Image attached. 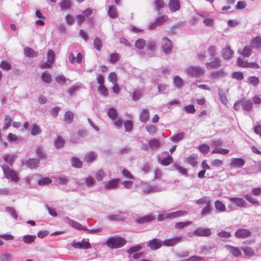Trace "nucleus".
<instances>
[{
    "mask_svg": "<svg viewBox=\"0 0 261 261\" xmlns=\"http://www.w3.org/2000/svg\"><path fill=\"white\" fill-rule=\"evenodd\" d=\"M251 47L256 48L259 49L261 48V38L256 36L252 39L251 40Z\"/></svg>",
    "mask_w": 261,
    "mask_h": 261,
    "instance_id": "obj_22",
    "label": "nucleus"
},
{
    "mask_svg": "<svg viewBox=\"0 0 261 261\" xmlns=\"http://www.w3.org/2000/svg\"><path fill=\"white\" fill-rule=\"evenodd\" d=\"M24 54L29 57H36L38 55L37 53L30 47H27L24 49Z\"/></svg>",
    "mask_w": 261,
    "mask_h": 261,
    "instance_id": "obj_44",
    "label": "nucleus"
},
{
    "mask_svg": "<svg viewBox=\"0 0 261 261\" xmlns=\"http://www.w3.org/2000/svg\"><path fill=\"white\" fill-rule=\"evenodd\" d=\"M233 55V51L231 49L230 46H227L223 48L222 50V55L224 59H229L232 58Z\"/></svg>",
    "mask_w": 261,
    "mask_h": 261,
    "instance_id": "obj_14",
    "label": "nucleus"
},
{
    "mask_svg": "<svg viewBox=\"0 0 261 261\" xmlns=\"http://www.w3.org/2000/svg\"><path fill=\"white\" fill-rule=\"evenodd\" d=\"M39 162L38 159H30L26 162V165L30 169H35L38 167Z\"/></svg>",
    "mask_w": 261,
    "mask_h": 261,
    "instance_id": "obj_18",
    "label": "nucleus"
},
{
    "mask_svg": "<svg viewBox=\"0 0 261 261\" xmlns=\"http://www.w3.org/2000/svg\"><path fill=\"white\" fill-rule=\"evenodd\" d=\"M182 241L181 237H176L172 239H167L163 241V245L165 246H174Z\"/></svg>",
    "mask_w": 261,
    "mask_h": 261,
    "instance_id": "obj_8",
    "label": "nucleus"
},
{
    "mask_svg": "<svg viewBox=\"0 0 261 261\" xmlns=\"http://www.w3.org/2000/svg\"><path fill=\"white\" fill-rule=\"evenodd\" d=\"M197 159V155L196 154H192L187 158V162L191 166L195 167L198 164Z\"/></svg>",
    "mask_w": 261,
    "mask_h": 261,
    "instance_id": "obj_24",
    "label": "nucleus"
},
{
    "mask_svg": "<svg viewBox=\"0 0 261 261\" xmlns=\"http://www.w3.org/2000/svg\"><path fill=\"white\" fill-rule=\"evenodd\" d=\"M126 243L125 239L120 237H110L106 244L111 249H115L122 247Z\"/></svg>",
    "mask_w": 261,
    "mask_h": 261,
    "instance_id": "obj_1",
    "label": "nucleus"
},
{
    "mask_svg": "<svg viewBox=\"0 0 261 261\" xmlns=\"http://www.w3.org/2000/svg\"><path fill=\"white\" fill-rule=\"evenodd\" d=\"M69 223L70 226H71L72 227L79 229V230H87V228L85 226H82V225L79 223V222L72 220H70L69 221Z\"/></svg>",
    "mask_w": 261,
    "mask_h": 261,
    "instance_id": "obj_25",
    "label": "nucleus"
},
{
    "mask_svg": "<svg viewBox=\"0 0 261 261\" xmlns=\"http://www.w3.org/2000/svg\"><path fill=\"white\" fill-rule=\"evenodd\" d=\"M232 77L237 80H242L244 78L243 73L241 71L234 72L232 74Z\"/></svg>",
    "mask_w": 261,
    "mask_h": 261,
    "instance_id": "obj_59",
    "label": "nucleus"
},
{
    "mask_svg": "<svg viewBox=\"0 0 261 261\" xmlns=\"http://www.w3.org/2000/svg\"><path fill=\"white\" fill-rule=\"evenodd\" d=\"M229 150L227 149L221 148H215L212 152L213 154H226L228 153Z\"/></svg>",
    "mask_w": 261,
    "mask_h": 261,
    "instance_id": "obj_46",
    "label": "nucleus"
},
{
    "mask_svg": "<svg viewBox=\"0 0 261 261\" xmlns=\"http://www.w3.org/2000/svg\"><path fill=\"white\" fill-rule=\"evenodd\" d=\"M148 145L150 148L152 149H155L159 147L160 145V142L156 139H152L149 141Z\"/></svg>",
    "mask_w": 261,
    "mask_h": 261,
    "instance_id": "obj_45",
    "label": "nucleus"
},
{
    "mask_svg": "<svg viewBox=\"0 0 261 261\" xmlns=\"http://www.w3.org/2000/svg\"><path fill=\"white\" fill-rule=\"evenodd\" d=\"M51 180L49 177H43L38 181V184L40 186H44L50 184Z\"/></svg>",
    "mask_w": 261,
    "mask_h": 261,
    "instance_id": "obj_56",
    "label": "nucleus"
},
{
    "mask_svg": "<svg viewBox=\"0 0 261 261\" xmlns=\"http://www.w3.org/2000/svg\"><path fill=\"white\" fill-rule=\"evenodd\" d=\"M105 176V172L102 170H99L95 174V178L97 180L100 181Z\"/></svg>",
    "mask_w": 261,
    "mask_h": 261,
    "instance_id": "obj_61",
    "label": "nucleus"
},
{
    "mask_svg": "<svg viewBox=\"0 0 261 261\" xmlns=\"http://www.w3.org/2000/svg\"><path fill=\"white\" fill-rule=\"evenodd\" d=\"M245 199L250 203L254 204H258L259 201L256 198H253L250 194H247L245 195Z\"/></svg>",
    "mask_w": 261,
    "mask_h": 261,
    "instance_id": "obj_52",
    "label": "nucleus"
},
{
    "mask_svg": "<svg viewBox=\"0 0 261 261\" xmlns=\"http://www.w3.org/2000/svg\"><path fill=\"white\" fill-rule=\"evenodd\" d=\"M146 44V41L143 39H138L135 42V46L138 49H142Z\"/></svg>",
    "mask_w": 261,
    "mask_h": 261,
    "instance_id": "obj_53",
    "label": "nucleus"
},
{
    "mask_svg": "<svg viewBox=\"0 0 261 261\" xmlns=\"http://www.w3.org/2000/svg\"><path fill=\"white\" fill-rule=\"evenodd\" d=\"M192 223V221H187L185 222H177L175 224V228L177 229H181L185 228L186 226H189V225Z\"/></svg>",
    "mask_w": 261,
    "mask_h": 261,
    "instance_id": "obj_43",
    "label": "nucleus"
},
{
    "mask_svg": "<svg viewBox=\"0 0 261 261\" xmlns=\"http://www.w3.org/2000/svg\"><path fill=\"white\" fill-rule=\"evenodd\" d=\"M47 61L53 64L54 63L55 59V52L52 49H50L48 50L47 53Z\"/></svg>",
    "mask_w": 261,
    "mask_h": 261,
    "instance_id": "obj_57",
    "label": "nucleus"
},
{
    "mask_svg": "<svg viewBox=\"0 0 261 261\" xmlns=\"http://www.w3.org/2000/svg\"><path fill=\"white\" fill-rule=\"evenodd\" d=\"M108 218L110 221H117L123 222L125 220L124 217L120 214H113L108 216Z\"/></svg>",
    "mask_w": 261,
    "mask_h": 261,
    "instance_id": "obj_28",
    "label": "nucleus"
},
{
    "mask_svg": "<svg viewBox=\"0 0 261 261\" xmlns=\"http://www.w3.org/2000/svg\"><path fill=\"white\" fill-rule=\"evenodd\" d=\"M120 55L118 53H112L109 55L108 58L109 62L111 64H114L120 59Z\"/></svg>",
    "mask_w": 261,
    "mask_h": 261,
    "instance_id": "obj_32",
    "label": "nucleus"
},
{
    "mask_svg": "<svg viewBox=\"0 0 261 261\" xmlns=\"http://www.w3.org/2000/svg\"><path fill=\"white\" fill-rule=\"evenodd\" d=\"M148 245L151 250H156L163 245V241L158 239H153L149 241Z\"/></svg>",
    "mask_w": 261,
    "mask_h": 261,
    "instance_id": "obj_10",
    "label": "nucleus"
},
{
    "mask_svg": "<svg viewBox=\"0 0 261 261\" xmlns=\"http://www.w3.org/2000/svg\"><path fill=\"white\" fill-rule=\"evenodd\" d=\"M188 75L193 77H199L205 73V70L199 66L191 65L186 69Z\"/></svg>",
    "mask_w": 261,
    "mask_h": 261,
    "instance_id": "obj_2",
    "label": "nucleus"
},
{
    "mask_svg": "<svg viewBox=\"0 0 261 261\" xmlns=\"http://www.w3.org/2000/svg\"><path fill=\"white\" fill-rule=\"evenodd\" d=\"M173 158L171 156H168L166 158H164L162 161L161 164L164 166H167L170 165L173 162Z\"/></svg>",
    "mask_w": 261,
    "mask_h": 261,
    "instance_id": "obj_60",
    "label": "nucleus"
},
{
    "mask_svg": "<svg viewBox=\"0 0 261 261\" xmlns=\"http://www.w3.org/2000/svg\"><path fill=\"white\" fill-rule=\"evenodd\" d=\"M229 200L239 207H245L246 206V202L241 198L230 197Z\"/></svg>",
    "mask_w": 261,
    "mask_h": 261,
    "instance_id": "obj_13",
    "label": "nucleus"
},
{
    "mask_svg": "<svg viewBox=\"0 0 261 261\" xmlns=\"http://www.w3.org/2000/svg\"><path fill=\"white\" fill-rule=\"evenodd\" d=\"M119 181L120 180L118 178L113 179L105 184V189L107 190L115 189L118 185Z\"/></svg>",
    "mask_w": 261,
    "mask_h": 261,
    "instance_id": "obj_15",
    "label": "nucleus"
},
{
    "mask_svg": "<svg viewBox=\"0 0 261 261\" xmlns=\"http://www.w3.org/2000/svg\"><path fill=\"white\" fill-rule=\"evenodd\" d=\"M36 238L35 235H25L23 237L22 240L27 244H31L35 241Z\"/></svg>",
    "mask_w": 261,
    "mask_h": 261,
    "instance_id": "obj_40",
    "label": "nucleus"
},
{
    "mask_svg": "<svg viewBox=\"0 0 261 261\" xmlns=\"http://www.w3.org/2000/svg\"><path fill=\"white\" fill-rule=\"evenodd\" d=\"M73 113L71 111H67L64 115V120L66 123H70L73 121Z\"/></svg>",
    "mask_w": 261,
    "mask_h": 261,
    "instance_id": "obj_39",
    "label": "nucleus"
},
{
    "mask_svg": "<svg viewBox=\"0 0 261 261\" xmlns=\"http://www.w3.org/2000/svg\"><path fill=\"white\" fill-rule=\"evenodd\" d=\"M185 137V134L183 132L177 133L170 138V140L175 143H177Z\"/></svg>",
    "mask_w": 261,
    "mask_h": 261,
    "instance_id": "obj_33",
    "label": "nucleus"
},
{
    "mask_svg": "<svg viewBox=\"0 0 261 261\" xmlns=\"http://www.w3.org/2000/svg\"><path fill=\"white\" fill-rule=\"evenodd\" d=\"M245 164L244 160L242 158H232L230 161L229 166L232 168H240Z\"/></svg>",
    "mask_w": 261,
    "mask_h": 261,
    "instance_id": "obj_7",
    "label": "nucleus"
},
{
    "mask_svg": "<svg viewBox=\"0 0 261 261\" xmlns=\"http://www.w3.org/2000/svg\"><path fill=\"white\" fill-rule=\"evenodd\" d=\"M168 6L171 11L176 12L180 9V2L179 0H169Z\"/></svg>",
    "mask_w": 261,
    "mask_h": 261,
    "instance_id": "obj_12",
    "label": "nucleus"
},
{
    "mask_svg": "<svg viewBox=\"0 0 261 261\" xmlns=\"http://www.w3.org/2000/svg\"><path fill=\"white\" fill-rule=\"evenodd\" d=\"M2 169L5 177L11 180L17 182L19 181V178L17 173L12 169H10L9 166L4 164L2 166Z\"/></svg>",
    "mask_w": 261,
    "mask_h": 261,
    "instance_id": "obj_3",
    "label": "nucleus"
},
{
    "mask_svg": "<svg viewBox=\"0 0 261 261\" xmlns=\"http://www.w3.org/2000/svg\"><path fill=\"white\" fill-rule=\"evenodd\" d=\"M41 79L46 83H49L51 81V76L50 73L43 72L41 76Z\"/></svg>",
    "mask_w": 261,
    "mask_h": 261,
    "instance_id": "obj_54",
    "label": "nucleus"
},
{
    "mask_svg": "<svg viewBox=\"0 0 261 261\" xmlns=\"http://www.w3.org/2000/svg\"><path fill=\"white\" fill-rule=\"evenodd\" d=\"M187 214L188 212L185 211H177L176 212L167 213V217L169 219H173L176 217L182 216L187 215Z\"/></svg>",
    "mask_w": 261,
    "mask_h": 261,
    "instance_id": "obj_16",
    "label": "nucleus"
},
{
    "mask_svg": "<svg viewBox=\"0 0 261 261\" xmlns=\"http://www.w3.org/2000/svg\"><path fill=\"white\" fill-rule=\"evenodd\" d=\"M208 55L212 58L214 57L216 54V48L215 46H210L207 49Z\"/></svg>",
    "mask_w": 261,
    "mask_h": 261,
    "instance_id": "obj_62",
    "label": "nucleus"
},
{
    "mask_svg": "<svg viewBox=\"0 0 261 261\" xmlns=\"http://www.w3.org/2000/svg\"><path fill=\"white\" fill-rule=\"evenodd\" d=\"M71 165L73 167L80 168L82 167L83 163L80 160L76 157H72L71 160Z\"/></svg>",
    "mask_w": 261,
    "mask_h": 261,
    "instance_id": "obj_37",
    "label": "nucleus"
},
{
    "mask_svg": "<svg viewBox=\"0 0 261 261\" xmlns=\"http://www.w3.org/2000/svg\"><path fill=\"white\" fill-rule=\"evenodd\" d=\"M154 219L152 215H146L139 218L136 222L139 224H144L148 223Z\"/></svg>",
    "mask_w": 261,
    "mask_h": 261,
    "instance_id": "obj_21",
    "label": "nucleus"
},
{
    "mask_svg": "<svg viewBox=\"0 0 261 261\" xmlns=\"http://www.w3.org/2000/svg\"><path fill=\"white\" fill-rule=\"evenodd\" d=\"M108 13L109 17L113 19L116 18L117 16L116 9L113 6H110L109 7V10Z\"/></svg>",
    "mask_w": 261,
    "mask_h": 261,
    "instance_id": "obj_42",
    "label": "nucleus"
},
{
    "mask_svg": "<svg viewBox=\"0 0 261 261\" xmlns=\"http://www.w3.org/2000/svg\"><path fill=\"white\" fill-rule=\"evenodd\" d=\"M17 158L16 154L13 155H9L6 154L4 156L3 158L4 160L8 163H9L11 166H12L14 163Z\"/></svg>",
    "mask_w": 261,
    "mask_h": 261,
    "instance_id": "obj_27",
    "label": "nucleus"
},
{
    "mask_svg": "<svg viewBox=\"0 0 261 261\" xmlns=\"http://www.w3.org/2000/svg\"><path fill=\"white\" fill-rule=\"evenodd\" d=\"M221 65V60L219 58H216L213 61L210 62H207L205 64V66L207 68H214L219 67Z\"/></svg>",
    "mask_w": 261,
    "mask_h": 261,
    "instance_id": "obj_17",
    "label": "nucleus"
},
{
    "mask_svg": "<svg viewBox=\"0 0 261 261\" xmlns=\"http://www.w3.org/2000/svg\"><path fill=\"white\" fill-rule=\"evenodd\" d=\"M124 125L125 127V130L127 131V132H129L133 128V123L132 121L126 120L124 122Z\"/></svg>",
    "mask_w": 261,
    "mask_h": 261,
    "instance_id": "obj_63",
    "label": "nucleus"
},
{
    "mask_svg": "<svg viewBox=\"0 0 261 261\" xmlns=\"http://www.w3.org/2000/svg\"><path fill=\"white\" fill-rule=\"evenodd\" d=\"M223 164V161L219 159H215L211 163L212 166L216 168L221 167Z\"/></svg>",
    "mask_w": 261,
    "mask_h": 261,
    "instance_id": "obj_64",
    "label": "nucleus"
},
{
    "mask_svg": "<svg viewBox=\"0 0 261 261\" xmlns=\"http://www.w3.org/2000/svg\"><path fill=\"white\" fill-rule=\"evenodd\" d=\"M54 144L57 148H60L63 147L65 144V140L61 136H57L54 140Z\"/></svg>",
    "mask_w": 261,
    "mask_h": 261,
    "instance_id": "obj_29",
    "label": "nucleus"
},
{
    "mask_svg": "<svg viewBox=\"0 0 261 261\" xmlns=\"http://www.w3.org/2000/svg\"><path fill=\"white\" fill-rule=\"evenodd\" d=\"M142 249V247L140 245H137L135 246L132 247L129 249L127 250V252L129 254H132L134 253H138L140 250Z\"/></svg>",
    "mask_w": 261,
    "mask_h": 261,
    "instance_id": "obj_49",
    "label": "nucleus"
},
{
    "mask_svg": "<svg viewBox=\"0 0 261 261\" xmlns=\"http://www.w3.org/2000/svg\"><path fill=\"white\" fill-rule=\"evenodd\" d=\"M211 234V229L208 228H198L192 232V236L197 237H208Z\"/></svg>",
    "mask_w": 261,
    "mask_h": 261,
    "instance_id": "obj_5",
    "label": "nucleus"
},
{
    "mask_svg": "<svg viewBox=\"0 0 261 261\" xmlns=\"http://www.w3.org/2000/svg\"><path fill=\"white\" fill-rule=\"evenodd\" d=\"M149 119V113L147 110H143L140 114V119L143 122H147Z\"/></svg>",
    "mask_w": 261,
    "mask_h": 261,
    "instance_id": "obj_26",
    "label": "nucleus"
},
{
    "mask_svg": "<svg viewBox=\"0 0 261 261\" xmlns=\"http://www.w3.org/2000/svg\"><path fill=\"white\" fill-rule=\"evenodd\" d=\"M198 149L202 153L206 154L209 152L210 148L208 145L206 144H202L199 146Z\"/></svg>",
    "mask_w": 261,
    "mask_h": 261,
    "instance_id": "obj_48",
    "label": "nucleus"
},
{
    "mask_svg": "<svg viewBox=\"0 0 261 261\" xmlns=\"http://www.w3.org/2000/svg\"><path fill=\"white\" fill-rule=\"evenodd\" d=\"M71 5L70 0H62L60 3V6L63 10L69 9Z\"/></svg>",
    "mask_w": 261,
    "mask_h": 261,
    "instance_id": "obj_30",
    "label": "nucleus"
},
{
    "mask_svg": "<svg viewBox=\"0 0 261 261\" xmlns=\"http://www.w3.org/2000/svg\"><path fill=\"white\" fill-rule=\"evenodd\" d=\"M252 48L251 46H245L244 48L241 50H239L238 53L244 57H248L251 54Z\"/></svg>",
    "mask_w": 261,
    "mask_h": 261,
    "instance_id": "obj_23",
    "label": "nucleus"
},
{
    "mask_svg": "<svg viewBox=\"0 0 261 261\" xmlns=\"http://www.w3.org/2000/svg\"><path fill=\"white\" fill-rule=\"evenodd\" d=\"M242 109L247 111H249L252 108V102L250 100L243 98L241 99Z\"/></svg>",
    "mask_w": 261,
    "mask_h": 261,
    "instance_id": "obj_19",
    "label": "nucleus"
},
{
    "mask_svg": "<svg viewBox=\"0 0 261 261\" xmlns=\"http://www.w3.org/2000/svg\"><path fill=\"white\" fill-rule=\"evenodd\" d=\"M0 68L4 70H10L11 69L12 67L9 62L5 61H2L0 63Z\"/></svg>",
    "mask_w": 261,
    "mask_h": 261,
    "instance_id": "obj_50",
    "label": "nucleus"
},
{
    "mask_svg": "<svg viewBox=\"0 0 261 261\" xmlns=\"http://www.w3.org/2000/svg\"><path fill=\"white\" fill-rule=\"evenodd\" d=\"M174 84L177 88L181 87L184 83L183 80L178 76H175L173 78Z\"/></svg>",
    "mask_w": 261,
    "mask_h": 261,
    "instance_id": "obj_51",
    "label": "nucleus"
},
{
    "mask_svg": "<svg viewBox=\"0 0 261 261\" xmlns=\"http://www.w3.org/2000/svg\"><path fill=\"white\" fill-rule=\"evenodd\" d=\"M41 133V130L39 126L37 124L34 123L31 126V134L33 136H36L39 135Z\"/></svg>",
    "mask_w": 261,
    "mask_h": 261,
    "instance_id": "obj_35",
    "label": "nucleus"
},
{
    "mask_svg": "<svg viewBox=\"0 0 261 261\" xmlns=\"http://www.w3.org/2000/svg\"><path fill=\"white\" fill-rule=\"evenodd\" d=\"M248 80L249 82L254 87L258 85L259 83L258 77L254 76L249 77Z\"/></svg>",
    "mask_w": 261,
    "mask_h": 261,
    "instance_id": "obj_58",
    "label": "nucleus"
},
{
    "mask_svg": "<svg viewBox=\"0 0 261 261\" xmlns=\"http://www.w3.org/2000/svg\"><path fill=\"white\" fill-rule=\"evenodd\" d=\"M71 245L76 249H88L91 248V244L87 239H83L81 242H72Z\"/></svg>",
    "mask_w": 261,
    "mask_h": 261,
    "instance_id": "obj_4",
    "label": "nucleus"
},
{
    "mask_svg": "<svg viewBox=\"0 0 261 261\" xmlns=\"http://www.w3.org/2000/svg\"><path fill=\"white\" fill-rule=\"evenodd\" d=\"M96 158L95 152H90L86 154L84 157V161L90 163L94 161Z\"/></svg>",
    "mask_w": 261,
    "mask_h": 261,
    "instance_id": "obj_31",
    "label": "nucleus"
},
{
    "mask_svg": "<svg viewBox=\"0 0 261 261\" xmlns=\"http://www.w3.org/2000/svg\"><path fill=\"white\" fill-rule=\"evenodd\" d=\"M108 115L111 119L116 120L118 117V113L115 109L113 108H110L108 110Z\"/></svg>",
    "mask_w": 261,
    "mask_h": 261,
    "instance_id": "obj_34",
    "label": "nucleus"
},
{
    "mask_svg": "<svg viewBox=\"0 0 261 261\" xmlns=\"http://www.w3.org/2000/svg\"><path fill=\"white\" fill-rule=\"evenodd\" d=\"M251 234V232L247 229H239L237 230L234 235L237 238L244 239L249 237Z\"/></svg>",
    "mask_w": 261,
    "mask_h": 261,
    "instance_id": "obj_9",
    "label": "nucleus"
},
{
    "mask_svg": "<svg viewBox=\"0 0 261 261\" xmlns=\"http://www.w3.org/2000/svg\"><path fill=\"white\" fill-rule=\"evenodd\" d=\"M241 249L243 251L246 256H252L254 255V250L250 247H242Z\"/></svg>",
    "mask_w": 261,
    "mask_h": 261,
    "instance_id": "obj_38",
    "label": "nucleus"
},
{
    "mask_svg": "<svg viewBox=\"0 0 261 261\" xmlns=\"http://www.w3.org/2000/svg\"><path fill=\"white\" fill-rule=\"evenodd\" d=\"M108 80L113 84L117 83V76L115 72H110L108 75Z\"/></svg>",
    "mask_w": 261,
    "mask_h": 261,
    "instance_id": "obj_55",
    "label": "nucleus"
},
{
    "mask_svg": "<svg viewBox=\"0 0 261 261\" xmlns=\"http://www.w3.org/2000/svg\"><path fill=\"white\" fill-rule=\"evenodd\" d=\"M94 48L98 51H100L102 47V43L99 38L96 37L93 41Z\"/></svg>",
    "mask_w": 261,
    "mask_h": 261,
    "instance_id": "obj_41",
    "label": "nucleus"
},
{
    "mask_svg": "<svg viewBox=\"0 0 261 261\" xmlns=\"http://www.w3.org/2000/svg\"><path fill=\"white\" fill-rule=\"evenodd\" d=\"M225 247L230 253L233 255V256L236 257L240 256L242 254L241 250L238 247H236L229 245H226Z\"/></svg>",
    "mask_w": 261,
    "mask_h": 261,
    "instance_id": "obj_11",
    "label": "nucleus"
},
{
    "mask_svg": "<svg viewBox=\"0 0 261 261\" xmlns=\"http://www.w3.org/2000/svg\"><path fill=\"white\" fill-rule=\"evenodd\" d=\"M225 75V73L223 69H220L219 70L214 71L212 73V76L213 78L217 79L220 77H223Z\"/></svg>",
    "mask_w": 261,
    "mask_h": 261,
    "instance_id": "obj_47",
    "label": "nucleus"
},
{
    "mask_svg": "<svg viewBox=\"0 0 261 261\" xmlns=\"http://www.w3.org/2000/svg\"><path fill=\"white\" fill-rule=\"evenodd\" d=\"M162 41V48L163 51L166 54L171 53L172 48L171 41L166 37L163 38Z\"/></svg>",
    "mask_w": 261,
    "mask_h": 261,
    "instance_id": "obj_6",
    "label": "nucleus"
},
{
    "mask_svg": "<svg viewBox=\"0 0 261 261\" xmlns=\"http://www.w3.org/2000/svg\"><path fill=\"white\" fill-rule=\"evenodd\" d=\"M215 206L220 212H223L226 210L225 205L220 200H217L215 202Z\"/></svg>",
    "mask_w": 261,
    "mask_h": 261,
    "instance_id": "obj_36",
    "label": "nucleus"
},
{
    "mask_svg": "<svg viewBox=\"0 0 261 261\" xmlns=\"http://www.w3.org/2000/svg\"><path fill=\"white\" fill-rule=\"evenodd\" d=\"M168 16L166 15H163L159 17H158L156 20L155 21L153 25H152L151 27V29H154V25L159 26L164 24L165 22H166L168 20Z\"/></svg>",
    "mask_w": 261,
    "mask_h": 261,
    "instance_id": "obj_20",
    "label": "nucleus"
}]
</instances>
